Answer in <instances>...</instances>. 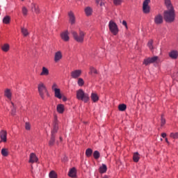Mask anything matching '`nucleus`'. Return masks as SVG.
Returning a JSON list of instances; mask_svg holds the SVG:
<instances>
[{"instance_id": "nucleus-1", "label": "nucleus", "mask_w": 178, "mask_h": 178, "mask_svg": "<svg viewBox=\"0 0 178 178\" xmlns=\"http://www.w3.org/2000/svg\"><path fill=\"white\" fill-rule=\"evenodd\" d=\"M71 34H72L74 40L76 42H84V37L86 36V33L79 29V33L76 31H72Z\"/></svg>"}, {"instance_id": "nucleus-2", "label": "nucleus", "mask_w": 178, "mask_h": 178, "mask_svg": "<svg viewBox=\"0 0 178 178\" xmlns=\"http://www.w3.org/2000/svg\"><path fill=\"white\" fill-rule=\"evenodd\" d=\"M38 91L42 99H45V94H47V95H49V93H48V90L47 89V86H45V84H44L42 82H40L38 83Z\"/></svg>"}, {"instance_id": "nucleus-3", "label": "nucleus", "mask_w": 178, "mask_h": 178, "mask_svg": "<svg viewBox=\"0 0 178 178\" xmlns=\"http://www.w3.org/2000/svg\"><path fill=\"white\" fill-rule=\"evenodd\" d=\"M76 98L79 101H83L86 104L90 101V96L88 93L84 92L83 89H79L76 91Z\"/></svg>"}, {"instance_id": "nucleus-4", "label": "nucleus", "mask_w": 178, "mask_h": 178, "mask_svg": "<svg viewBox=\"0 0 178 178\" xmlns=\"http://www.w3.org/2000/svg\"><path fill=\"white\" fill-rule=\"evenodd\" d=\"M164 19L168 23H172L175 21V9L167 10L164 11Z\"/></svg>"}, {"instance_id": "nucleus-5", "label": "nucleus", "mask_w": 178, "mask_h": 178, "mask_svg": "<svg viewBox=\"0 0 178 178\" xmlns=\"http://www.w3.org/2000/svg\"><path fill=\"white\" fill-rule=\"evenodd\" d=\"M108 29L111 33L113 34V35H116L119 33V28L118 27V24H116L113 21L109 22Z\"/></svg>"}, {"instance_id": "nucleus-6", "label": "nucleus", "mask_w": 178, "mask_h": 178, "mask_svg": "<svg viewBox=\"0 0 178 178\" xmlns=\"http://www.w3.org/2000/svg\"><path fill=\"white\" fill-rule=\"evenodd\" d=\"M151 3V0H144L143 3V13L148 14L150 12L149 3Z\"/></svg>"}, {"instance_id": "nucleus-7", "label": "nucleus", "mask_w": 178, "mask_h": 178, "mask_svg": "<svg viewBox=\"0 0 178 178\" xmlns=\"http://www.w3.org/2000/svg\"><path fill=\"white\" fill-rule=\"evenodd\" d=\"M156 60H158V56H153L152 58H148L144 60L143 65L148 66V65H151V63H155Z\"/></svg>"}, {"instance_id": "nucleus-8", "label": "nucleus", "mask_w": 178, "mask_h": 178, "mask_svg": "<svg viewBox=\"0 0 178 178\" xmlns=\"http://www.w3.org/2000/svg\"><path fill=\"white\" fill-rule=\"evenodd\" d=\"M156 60H158V56H153L152 58H148L144 60L143 65L148 66V65H151V63H155Z\"/></svg>"}, {"instance_id": "nucleus-9", "label": "nucleus", "mask_w": 178, "mask_h": 178, "mask_svg": "<svg viewBox=\"0 0 178 178\" xmlns=\"http://www.w3.org/2000/svg\"><path fill=\"white\" fill-rule=\"evenodd\" d=\"M156 60H158V56H153L152 58H148L144 60L143 65L148 66V65H151V63H155Z\"/></svg>"}, {"instance_id": "nucleus-10", "label": "nucleus", "mask_w": 178, "mask_h": 178, "mask_svg": "<svg viewBox=\"0 0 178 178\" xmlns=\"http://www.w3.org/2000/svg\"><path fill=\"white\" fill-rule=\"evenodd\" d=\"M8 132L5 130H1L0 131V143H6L8 141Z\"/></svg>"}, {"instance_id": "nucleus-11", "label": "nucleus", "mask_w": 178, "mask_h": 178, "mask_svg": "<svg viewBox=\"0 0 178 178\" xmlns=\"http://www.w3.org/2000/svg\"><path fill=\"white\" fill-rule=\"evenodd\" d=\"M81 76V70H75L71 72V77L72 79H79Z\"/></svg>"}, {"instance_id": "nucleus-12", "label": "nucleus", "mask_w": 178, "mask_h": 178, "mask_svg": "<svg viewBox=\"0 0 178 178\" xmlns=\"http://www.w3.org/2000/svg\"><path fill=\"white\" fill-rule=\"evenodd\" d=\"M154 23L155 24H162L163 23V17L159 14L154 17Z\"/></svg>"}, {"instance_id": "nucleus-13", "label": "nucleus", "mask_w": 178, "mask_h": 178, "mask_svg": "<svg viewBox=\"0 0 178 178\" xmlns=\"http://www.w3.org/2000/svg\"><path fill=\"white\" fill-rule=\"evenodd\" d=\"M60 37L63 41L67 42L69 40H70V38L69 37V31H65L64 32H62L60 33Z\"/></svg>"}, {"instance_id": "nucleus-14", "label": "nucleus", "mask_w": 178, "mask_h": 178, "mask_svg": "<svg viewBox=\"0 0 178 178\" xmlns=\"http://www.w3.org/2000/svg\"><path fill=\"white\" fill-rule=\"evenodd\" d=\"M29 163H35V162H38V158L34 153H31L29 156Z\"/></svg>"}, {"instance_id": "nucleus-15", "label": "nucleus", "mask_w": 178, "mask_h": 178, "mask_svg": "<svg viewBox=\"0 0 178 178\" xmlns=\"http://www.w3.org/2000/svg\"><path fill=\"white\" fill-rule=\"evenodd\" d=\"M59 129V125L58 122L55 121L54 123L53 129L51 130V136H55L56 133H58V130Z\"/></svg>"}, {"instance_id": "nucleus-16", "label": "nucleus", "mask_w": 178, "mask_h": 178, "mask_svg": "<svg viewBox=\"0 0 178 178\" xmlns=\"http://www.w3.org/2000/svg\"><path fill=\"white\" fill-rule=\"evenodd\" d=\"M68 16L70 17V23L71 24H74L76 23V17H74V14L73 13V12H70L68 13Z\"/></svg>"}, {"instance_id": "nucleus-17", "label": "nucleus", "mask_w": 178, "mask_h": 178, "mask_svg": "<svg viewBox=\"0 0 178 178\" xmlns=\"http://www.w3.org/2000/svg\"><path fill=\"white\" fill-rule=\"evenodd\" d=\"M165 5L168 10L175 9L173 8V6L172 5V1H170V0H165Z\"/></svg>"}, {"instance_id": "nucleus-18", "label": "nucleus", "mask_w": 178, "mask_h": 178, "mask_svg": "<svg viewBox=\"0 0 178 178\" xmlns=\"http://www.w3.org/2000/svg\"><path fill=\"white\" fill-rule=\"evenodd\" d=\"M60 59H62V52L60 51H57L55 54L54 56V61L56 62H59V60H60Z\"/></svg>"}, {"instance_id": "nucleus-19", "label": "nucleus", "mask_w": 178, "mask_h": 178, "mask_svg": "<svg viewBox=\"0 0 178 178\" xmlns=\"http://www.w3.org/2000/svg\"><path fill=\"white\" fill-rule=\"evenodd\" d=\"M169 56L171 59H177L178 52L176 50H172L169 53Z\"/></svg>"}, {"instance_id": "nucleus-20", "label": "nucleus", "mask_w": 178, "mask_h": 178, "mask_svg": "<svg viewBox=\"0 0 178 178\" xmlns=\"http://www.w3.org/2000/svg\"><path fill=\"white\" fill-rule=\"evenodd\" d=\"M68 176L70 177H76V168H72L70 170V171L68 172Z\"/></svg>"}, {"instance_id": "nucleus-21", "label": "nucleus", "mask_w": 178, "mask_h": 178, "mask_svg": "<svg viewBox=\"0 0 178 178\" xmlns=\"http://www.w3.org/2000/svg\"><path fill=\"white\" fill-rule=\"evenodd\" d=\"M49 70H48V68L45 67H42L40 76H49Z\"/></svg>"}, {"instance_id": "nucleus-22", "label": "nucleus", "mask_w": 178, "mask_h": 178, "mask_svg": "<svg viewBox=\"0 0 178 178\" xmlns=\"http://www.w3.org/2000/svg\"><path fill=\"white\" fill-rule=\"evenodd\" d=\"M54 95L56 98H58V99H62V95L60 94V89H55Z\"/></svg>"}, {"instance_id": "nucleus-23", "label": "nucleus", "mask_w": 178, "mask_h": 178, "mask_svg": "<svg viewBox=\"0 0 178 178\" xmlns=\"http://www.w3.org/2000/svg\"><path fill=\"white\" fill-rule=\"evenodd\" d=\"M85 13L86 16H91L92 15V8L91 7H86L85 8Z\"/></svg>"}, {"instance_id": "nucleus-24", "label": "nucleus", "mask_w": 178, "mask_h": 178, "mask_svg": "<svg viewBox=\"0 0 178 178\" xmlns=\"http://www.w3.org/2000/svg\"><path fill=\"white\" fill-rule=\"evenodd\" d=\"M57 112H58V113L65 112V106H63V104H58L57 106Z\"/></svg>"}, {"instance_id": "nucleus-25", "label": "nucleus", "mask_w": 178, "mask_h": 178, "mask_svg": "<svg viewBox=\"0 0 178 178\" xmlns=\"http://www.w3.org/2000/svg\"><path fill=\"white\" fill-rule=\"evenodd\" d=\"M4 95L8 99H12V92L9 89H6L4 92Z\"/></svg>"}, {"instance_id": "nucleus-26", "label": "nucleus", "mask_w": 178, "mask_h": 178, "mask_svg": "<svg viewBox=\"0 0 178 178\" xmlns=\"http://www.w3.org/2000/svg\"><path fill=\"white\" fill-rule=\"evenodd\" d=\"M91 99L94 102H98V101L99 100V97H98V95H97L96 93H92Z\"/></svg>"}, {"instance_id": "nucleus-27", "label": "nucleus", "mask_w": 178, "mask_h": 178, "mask_svg": "<svg viewBox=\"0 0 178 178\" xmlns=\"http://www.w3.org/2000/svg\"><path fill=\"white\" fill-rule=\"evenodd\" d=\"M31 8L33 10H34L36 13H40V8H38V6L35 3L31 4Z\"/></svg>"}, {"instance_id": "nucleus-28", "label": "nucleus", "mask_w": 178, "mask_h": 178, "mask_svg": "<svg viewBox=\"0 0 178 178\" xmlns=\"http://www.w3.org/2000/svg\"><path fill=\"white\" fill-rule=\"evenodd\" d=\"M134 162H138L140 161V154L138 152H135L133 156Z\"/></svg>"}, {"instance_id": "nucleus-29", "label": "nucleus", "mask_w": 178, "mask_h": 178, "mask_svg": "<svg viewBox=\"0 0 178 178\" xmlns=\"http://www.w3.org/2000/svg\"><path fill=\"white\" fill-rule=\"evenodd\" d=\"M55 144V135H51L50 140L49 141V147L54 146Z\"/></svg>"}, {"instance_id": "nucleus-30", "label": "nucleus", "mask_w": 178, "mask_h": 178, "mask_svg": "<svg viewBox=\"0 0 178 178\" xmlns=\"http://www.w3.org/2000/svg\"><path fill=\"white\" fill-rule=\"evenodd\" d=\"M3 23H4V24H9L10 23V17L8 15L4 17L3 19Z\"/></svg>"}, {"instance_id": "nucleus-31", "label": "nucleus", "mask_w": 178, "mask_h": 178, "mask_svg": "<svg viewBox=\"0 0 178 178\" xmlns=\"http://www.w3.org/2000/svg\"><path fill=\"white\" fill-rule=\"evenodd\" d=\"M127 108V106H126V104H120L118 106V109L121 112H124V111H126Z\"/></svg>"}, {"instance_id": "nucleus-32", "label": "nucleus", "mask_w": 178, "mask_h": 178, "mask_svg": "<svg viewBox=\"0 0 178 178\" xmlns=\"http://www.w3.org/2000/svg\"><path fill=\"white\" fill-rule=\"evenodd\" d=\"M107 169H108V168H106V165L103 164L102 166H101V167L99 168V172H100L101 173H105V172H106Z\"/></svg>"}, {"instance_id": "nucleus-33", "label": "nucleus", "mask_w": 178, "mask_h": 178, "mask_svg": "<svg viewBox=\"0 0 178 178\" xmlns=\"http://www.w3.org/2000/svg\"><path fill=\"white\" fill-rule=\"evenodd\" d=\"M86 155L88 158H90L91 155H92V149L91 148H88L86 151Z\"/></svg>"}, {"instance_id": "nucleus-34", "label": "nucleus", "mask_w": 178, "mask_h": 178, "mask_svg": "<svg viewBox=\"0 0 178 178\" xmlns=\"http://www.w3.org/2000/svg\"><path fill=\"white\" fill-rule=\"evenodd\" d=\"M99 156H101V154H99V152H98V150H95L93 152V157L95 158V159H99Z\"/></svg>"}, {"instance_id": "nucleus-35", "label": "nucleus", "mask_w": 178, "mask_h": 178, "mask_svg": "<svg viewBox=\"0 0 178 178\" xmlns=\"http://www.w3.org/2000/svg\"><path fill=\"white\" fill-rule=\"evenodd\" d=\"M21 31L24 35V37H27L29 35V31L26 28H22Z\"/></svg>"}, {"instance_id": "nucleus-36", "label": "nucleus", "mask_w": 178, "mask_h": 178, "mask_svg": "<svg viewBox=\"0 0 178 178\" xmlns=\"http://www.w3.org/2000/svg\"><path fill=\"white\" fill-rule=\"evenodd\" d=\"M1 155H3V156H8V155H9V152L8 151V149L3 148L1 149Z\"/></svg>"}, {"instance_id": "nucleus-37", "label": "nucleus", "mask_w": 178, "mask_h": 178, "mask_svg": "<svg viewBox=\"0 0 178 178\" xmlns=\"http://www.w3.org/2000/svg\"><path fill=\"white\" fill-rule=\"evenodd\" d=\"M9 44H5L4 45L2 46L1 49L3 51V52H8L9 51Z\"/></svg>"}, {"instance_id": "nucleus-38", "label": "nucleus", "mask_w": 178, "mask_h": 178, "mask_svg": "<svg viewBox=\"0 0 178 178\" xmlns=\"http://www.w3.org/2000/svg\"><path fill=\"white\" fill-rule=\"evenodd\" d=\"M154 40H150L148 43H147V47L148 48H149V49H151V51H152V49H154Z\"/></svg>"}, {"instance_id": "nucleus-39", "label": "nucleus", "mask_w": 178, "mask_h": 178, "mask_svg": "<svg viewBox=\"0 0 178 178\" xmlns=\"http://www.w3.org/2000/svg\"><path fill=\"white\" fill-rule=\"evenodd\" d=\"M123 1L124 0H113V3L115 6H119L123 3Z\"/></svg>"}, {"instance_id": "nucleus-40", "label": "nucleus", "mask_w": 178, "mask_h": 178, "mask_svg": "<svg viewBox=\"0 0 178 178\" xmlns=\"http://www.w3.org/2000/svg\"><path fill=\"white\" fill-rule=\"evenodd\" d=\"M12 104V110H11V115H13V116H15V115H16V107L15 106V104H13V102H11Z\"/></svg>"}, {"instance_id": "nucleus-41", "label": "nucleus", "mask_w": 178, "mask_h": 178, "mask_svg": "<svg viewBox=\"0 0 178 178\" xmlns=\"http://www.w3.org/2000/svg\"><path fill=\"white\" fill-rule=\"evenodd\" d=\"M90 74H92V73H94L95 74H98V71L94 67H90Z\"/></svg>"}, {"instance_id": "nucleus-42", "label": "nucleus", "mask_w": 178, "mask_h": 178, "mask_svg": "<svg viewBox=\"0 0 178 178\" xmlns=\"http://www.w3.org/2000/svg\"><path fill=\"white\" fill-rule=\"evenodd\" d=\"M78 86H79V87H83V86H84V80L82 78H79Z\"/></svg>"}, {"instance_id": "nucleus-43", "label": "nucleus", "mask_w": 178, "mask_h": 178, "mask_svg": "<svg viewBox=\"0 0 178 178\" xmlns=\"http://www.w3.org/2000/svg\"><path fill=\"white\" fill-rule=\"evenodd\" d=\"M49 177L50 178H56L57 177L56 172H55V171L50 172L49 174Z\"/></svg>"}, {"instance_id": "nucleus-44", "label": "nucleus", "mask_w": 178, "mask_h": 178, "mask_svg": "<svg viewBox=\"0 0 178 178\" xmlns=\"http://www.w3.org/2000/svg\"><path fill=\"white\" fill-rule=\"evenodd\" d=\"M170 137L172 138H174L175 140L177 139L178 138V132H176V133H171L170 134Z\"/></svg>"}, {"instance_id": "nucleus-45", "label": "nucleus", "mask_w": 178, "mask_h": 178, "mask_svg": "<svg viewBox=\"0 0 178 178\" xmlns=\"http://www.w3.org/2000/svg\"><path fill=\"white\" fill-rule=\"evenodd\" d=\"M28 12H29V10H27V8L26 7L22 8V13H23L24 16H27Z\"/></svg>"}, {"instance_id": "nucleus-46", "label": "nucleus", "mask_w": 178, "mask_h": 178, "mask_svg": "<svg viewBox=\"0 0 178 178\" xmlns=\"http://www.w3.org/2000/svg\"><path fill=\"white\" fill-rule=\"evenodd\" d=\"M51 89L53 90V91H55V90H58L59 88H58V85L56 83H54Z\"/></svg>"}, {"instance_id": "nucleus-47", "label": "nucleus", "mask_w": 178, "mask_h": 178, "mask_svg": "<svg viewBox=\"0 0 178 178\" xmlns=\"http://www.w3.org/2000/svg\"><path fill=\"white\" fill-rule=\"evenodd\" d=\"M31 126L30 125V124L29 122H26L25 124V128H26V130H30Z\"/></svg>"}, {"instance_id": "nucleus-48", "label": "nucleus", "mask_w": 178, "mask_h": 178, "mask_svg": "<svg viewBox=\"0 0 178 178\" xmlns=\"http://www.w3.org/2000/svg\"><path fill=\"white\" fill-rule=\"evenodd\" d=\"M166 123V120L163 118V115L161 116V126H163Z\"/></svg>"}, {"instance_id": "nucleus-49", "label": "nucleus", "mask_w": 178, "mask_h": 178, "mask_svg": "<svg viewBox=\"0 0 178 178\" xmlns=\"http://www.w3.org/2000/svg\"><path fill=\"white\" fill-rule=\"evenodd\" d=\"M122 24V26H124L125 29H127H127H128L127 22L125 20H123Z\"/></svg>"}, {"instance_id": "nucleus-50", "label": "nucleus", "mask_w": 178, "mask_h": 178, "mask_svg": "<svg viewBox=\"0 0 178 178\" xmlns=\"http://www.w3.org/2000/svg\"><path fill=\"white\" fill-rule=\"evenodd\" d=\"M161 136L163 137V138H165V137H166V134L165 133L161 134Z\"/></svg>"}, {"instance_id": "nucleus-51", "label": "nucleus", "mask_w": 178, "mask_h": 178, "mask_svg": "<svg viewBox=\"0 0 178 178\" xmlns=\"http://www.w3.org/2000/svg\"><path fill=\"white\" fill-rule=\"evenodd\" d=\"M104 5H105V3H104V2H102V1L99 3V6H104Z\"/></svg>"}, {"instance_id": "nucleus-52", "label": "nucleus", "mask_w": 178, "mask_h": 178, "mask_svg": "<svg viewBox=\"0 0 178 178\" xmlns=\"http://www.w3.org/2000/svg\"><path fill=\"white\" fill-rule=\"evenodd\" d=\"M63 101H64V102H65L67 101V99L65 97H64L63 98Z\"/></svg>"}, {"instance_id": "nucleus-53", "label": "nucleus", "mask_w": 178, "mask_h": 178, "mask_svg": "<svg viewBox=\"0 0 178 178\" xmlns=\"http://www.w3.org/2000/svg\"><path fill=\"white\" fill-rule=\"evenodd\" d=\"M102 178H109V177H108V176L105 175V176H104V177H103Z\"/></svg>"}, {"instance_id": "nucleus-54", "label": "nucleus", "mask_w": 178, "mask_h": 178, "mask_svg": "<svg viewBox=\"0 0 178 178\" xmlns=\"http://www.w3.org/2000/svg\"><path fill=\"white\" fill-rule=\"evenodd\" d=\"M165 142L168 143V144H169V141L168 140V138H165Z\"/></svg>"}, {"instance_id": "nucleus-55", "label": "nucleus", "mask_w": 178, "mask_h": 178, "mask_svg": "<svg viewBox=\"0 0 178 178\" xmlns=\"http://www.w3.org/2000/svg\"><path fill=\"white\" fill-rule=\"evenodd\" d=\"M63 140L62 137H60V141H63Z\"/></svg>"}, {"instance_id": "nucleus-56", "label": "nucleus", "mask_w": 178, "mask_h": 178, "mask_svg": "<svg viewBox=\"0 0 178 178\" xmlns=\"http://www.w3.org/2000/svg\"><path fill=\"white\" fill-rule=\"evenodd\" d=\"M22 1H24V0H22Z\"/></svg>"}]
</instances>
